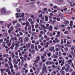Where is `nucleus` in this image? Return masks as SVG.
<instances>
[{
	"instance_id": "obj_1",
	"label": "nucleus",
	"mask_w": 75,
	"mask_h": 75,
	"mask_svg": "<svg viewBox=\"0 0 75 75\" xmlns=\"http://www.w3.org/2000/svg\"><path fill=\"white\" fill-rule=\"evenodd\" d=\"M14 30V27L11 26L10 27V29L8 30V33L9 34H11V31Z\"/></svg>"
},
{
	"instance_id": "obj_2",
	"label": "nucleus",
	"mask_w": 75,
	"mask_h": 75,
	"mask_svg": "<svg viewBox=\"0 0 75 75\" xmlns=\"http://www.w3.org/2000/svg\"><path fill=\"white\" fill-rule=\"evenodd\" d=\"M43 71H42V73H44V71L45 72H46V73H47V68H46V67H43Z\"/></svg>"
},
{
	"instance_id": "obj_3",
	"label": "nucleus",
	"mask_w": 75,
	"mask_h": 75,
	"mask_svg": "<svg viewBox=\"0 0 75 75\" xmlns=\"http://www.w3.org/2000/svg\"><path fill=\"white\" fill-rule=\"evenodd\" d=\"M67 63L68 64H70V65H72L73 67V68H74V65H73V64H72V60H68L67 62Z\"/></svg>"
},
{
	"instance_id": "obj_4",
	"label": "nucleus",
	"mask_w": 75,
	"mask_h": 75,
	"mask_svg": "<svg viewBox=\"0 0 75 75\" xmlns=\"http://www.w3.org/2000/svg\"><path fill=\"white\" fill-rule=\"evenodd\" d=\"M6 8H2L1 10V12L2 13H6Z\"/></svg>"
},
{
	"instance_id": "obj_5",
	"label": "nucleus",
	"mask_w": 75,
	"mask_h": 75,
	"mask_svg": "<svg viewBox=\"0 0 75 75\" xmlns=\"http://www.w3.org/2000/svg\"><path fill=\"white\" fill-rule=\"evenodd\" d=\"M73 22V21H70V23L69 24V25L70 26L71 28H72V25H73V24L72 23Z\"/></svg>"
},
{
	"instance_id": "obj_6",
	"label": "nucleus",
	"mask_w": 75,
	"mask_h": 75,
	"mask_svg": "<svg viewBox=\"0 0 75 75\" xmlns=\"http://www.w3.org/2000/svg\"><path fill=\"white\" fill-rule=\"evenodd\" d=\"M19 40H20V41H21L20 42H23V37H20L19 38Z\"/></svg>"
},
{
	"instance_id": "obj_7",
	"label": "nucleus",
	"mask_w": 75,
	"mask_h": 75,
	"mask_svg": "<svg viewBox=\"0 0 75 75\" xmlns=\"http://www.w3.org/2000/svg\"><path fill=\"white\" fill-rule=\"evenodd\" d=\"M13 63L16 64H18V62H16V58H14L13 59Z\"/></svg>"
},
{
	"instance_id": "obj_8",
	"label": "nucleus",
	"mask_w": 75,
	"mask_h": 75,
	"mask_svg": "<svg viewBox=\"0 0 75 75\" xmlns=\"http://www.w3.org/2000/svg\"><path fill=\"white\" fill-rule=\"evenodd\" d=\"M11 40H16V41L17 40V38L16 37H15L14 38L12 37L11 38Z\"/></svg>"
},
{
	"instance_id": "obj_9",
	"label": "nucleus",
	"mask_w": 75,
	"mask_h": 75,
	"mask_svg": "<svg viewBox=\"0 0 75 75\" xmlns=\"http://www.w3.org/2000/svg\"><path fill=\"white\" fill-rule=\"evenodd\" d=\"M69 23V21L66 20L65 21V22H64L63 24H68Z\"/></svg>"
},
{
	"instance_id": "obj_10",
	"label": "nucleus",
	"mask_w": 75,
	"mask_h": 75,
	"mask_svg": "<svg viewBox=\"0 0 75 75\" xmlns=\"http://www.w3.org/2000/svg\"><path fill=\"white\" fill-rule=\"evenodd\" d=\"M25 39L26 40H24L25 42H27V41H29V38H28V37H26L25 38Z\"/></svg>"
},
{
	"instance_id": "obj_11",
	"label": "nucleus",
	"mask_w": 75,
	"mask_h": 75,
	"mask_svg": "<svg viewBox=\"0 0 75 75\" xmlns=\"http://www.w3.org/2000/svg\"><path fill=\"white\" fill-rule=\"evenodd\" d=\"M9 65H10V69H12V68H13V65H12V64L10 62L9 63Z\"/></svg>"
},
{
	"instance_id": "obj_12",
	"label": "nucleus",
	"mask_w": 75,
	"mask_h": 75,
	"mask_svg": "<svg viewBox=\"0 0 75 75\" xmlns=\"http://www.w3.org/2000/svg\"><path fill=\"white\" fill-rule=\"evenodd\" d=\"M68 3H73L74 2V0H67Z\"/></svg>"
},
{
	"instance_id": "obj_13",
	"label": "nucleus",
	"mask_w": 75,
	"mask_h": 75,
	"mask_svg": "<svg viewBox=\"0 0 75 75\" xmlns=\"http://www.w3.org/2000/svg\"><path fill=\"white\" fill-rule=\"evenodd\" d=\"M8 55L7 54H4L3 57H6V58H8Z\"/></svg>"
},
{
	"instance_id": "obj_14",
	"label": "nucleus",
	"mask_w": 75,
	"mask_h": 75,
	"mask_svg": "<svg viewBox=\"0 0 75 75\" xmlns=\"http://www.w3.org/2000/svg\"><path fill=\"white\" fill-rule=\"evenodd\" d=\"M65 65L66 67H67V68H71V66L69 65L68 64H65Z\"/></svg>"
},
{
	"instance_id": "obj_15",
	"label": "nucleus",
	"mask_w": 75,
	"mask_h": 75,
	"mask_svg": "<svg viewBox=\"0 0 75 75\" xmlns=\"http://www.w3.org/2000/svg\"><path fill=\"white\" fill-rule=\"evenodd\" d=\"M36 59L37 61H38L40 59V57L39 56H37L36 58Z\"/></svg>"
},
{
	"instance_id": "obj_16",
	"label": "nucleus",
	"mask_w": 75,
	"mask_h": 75,
	"mask_svg": "<svg viewBox=\"0 0 75 75\" xmlns=\"http://www.w3.org/2000/svg\"><path fill=\"white\" fill-rule=\"evenodd\" d=\"M52 26L51 25L50 26V28H49V30H50V31H52Z\"/></svg>"
},
{
	"instance_id": "obj_17",
	"label": "nucleus",
	"mask_w": 75,
	"mask_h": 75,
	"mask_svg": "<svg viewBox=\"0 0 75 75\" xmlns=\"http://www.w3.org/2000/svg\"><path fill=\"white\" fill-rule=\"evenodd\" d=\"M4 47L6 49V51H8V50H10V48H8V46H5Z\"/></svg>"
},
{
	"instance_id": "obj_18",
	"label": "nucleus",
	"mask_w": 75,
	"mask_h": 75,
	"mask_svg": "<svg viewBox=\"0 0 75 75\" xmlns=\"http://www.w3.org/2000/svg\"><path fill=\"white\" fill-rule=\"evenodd\" d=\"M45 20L46 21H47L48 20V17L47 16H45Z\"/></svg>"
},
{
	"instance_id": "obj_19",
	"label": "nucleus",
	"mask_w": 75,
	"mask_h": 75,
	"mask_svg": "<svg viewBox=\"0 0 75 75\" xmlns=\"http://www.w3.org/2000/svg\"><path fill=\"white\" fill-rule=\"evenodd\" d=\"M7 35H8V34L7 33H4L3 34V35L4 37H6V36H7Z\"/></svg>"
},
{
	"instance_id": "obj_20",
	"label": "nucleus",
	"mask_w": 75,
	"mask_h": 75,
	"mask_svg": "<svg viewBox=\"0 0 75 75\" xmlns=\"http://www.w3.org/2000/svg\"><path fill=\"white\" fill-rule=\"evenodd\" d=\"M40 26H41V27H42L43 28H44V29H45L46 27H45V26H44V25H41Z\"/></svg>"
},
{
	"instance_id": "obj_21",
	"label": "nucleus",
	"mask_w": 75,
	"mask_h": 75,
	"mask_svg": "<svg viewBox=\"0 0 75 75\" xmlns=\"http://www.w3.org/2000/svg\"><path fill=\"white\" fill-rule=\"evenodd\" d=\"M54 58H58V56L55 55V54L53 55Z\"/></svg>"
},
{
	"instance_id": "obj_22",
	"label": "nucleus",
	"mask_w": 75,
	"mask_h": 75,
	"mask_svg": "<svg viewBox=\"0 0 75 75\" xmlns=\"http://www.w3.org/2000/svg\"><path fill=\"white\" fill-rule=\"evenodd\" d=\"M38 25H39L38 24V23H36L35 25V28H37L38 27Z\"/></svg>"
},
{
	"instance_id": "obj_23",
	"label": "nucleus",
	"mask_w": 75,
	"mask_h": 75,
	"mask_svg": "<svg viewBox=\"0 0 75 75\" xmlns=\"http://www.w3.org/2000/svg\"><path fill=\"white\" fill-rule=\"evenodd\" d=\"M26 24V25H25V26H30V25H29L30 23L29 22H27Z\"/></svg>"
},
{
	"instance_id": "obj_24",
	"label": "nucleus",
	"mask_w": 75,
	"mask_h": 75,
	"mask_svg": "<svg viewBox=\"0 0 75 75\" xmlns=\"http://www.w3.org/2000/svg\"><path fill=\"white\" fill-rule=\"evenodd\" d=\"M61 72L62 75H64V73H65V72H64V71L62 70L61 71Z\"/></svg>"
},
{
	"instance_id": "obj_25",
	"label": "nucleus",
	"mask_w": 75,
	"mask_h": 75,
	"mask_svg": "<svg viewBox=\"0 0 75 75\" xmlns=\"http://www.w3.org/2000/svg\"><path fill=\"white\" fill-rule=\"evenodd\" d=\"M25 29L26 31H27V30H28V28H27V26H25Z\"/></svg>"
},
{
	"instance_id": "obj_26",
	"label": "nucleus",
	"mask_w": 75,
	"mask_h": 75,
	"mask_svg": "<svg viewBox=\"0 0 75 75\" xmlns=\"http://www.w3.org/2000/svg\"><path fill=\"white\" fill-rule=\"evenodd\" d=\"M11 25V23H10L9 24L7 25V27L8 28H9L10 26Z\"/></svg>"
},
{
	"instance_id": "obj_27",
	"label": "nucleus",
	"mask_w": 75,
	"mask_h": 75,
	"mask_svg": "<svg viewBox=\"0 0 75 75\" xmlns=\"http://www.w3.org/2000/svg\"><path fill=\"white\" fill-rule=\"evenodd\" d=\"M68 57H70V58H72V55H71V54H69Z\"/></svg>"
},
{
	"instance_id": "obj_28",
	"label": "nucleus",
	"mask_w": 75,
	"mask_h": 75,
	"mask_svg": "<svg viewBox=\"0 0 75 75\" xmlns=\"http://www.w3.org/2000/svg\"><path fill=\"white\" fill-rule=\"evenodd\" d=\"M28 30L29 31H31V26H29L28 27Z\"/></svg>"
},
{
	"instance_id": "obj_29",
	"label": "nucleus",
	"mask_w": 75,
	"mask_h": 75,
	"mask_svg": "<svg viewBox=\"0 0 75 75\" xmlns=\"http://www.w3.org/2000/svg\"><path fill=\"white\" fill-rule=\"evenodd\" d=\"M16 16H18V15H19V16H20L21 15V13H16Z\"/></svg>"
},
{
	"instance_id": "obj_30",
	"label": "nucleus",
	"mask_w": 75,
	"mask_h": 75,
	"mask_svg": "<svg viewBox=\"0 0 75 75\" xmlns=\"http://www.w3.org/2000/svg\"><path fill=\"white\" fill-rule=\"evenodd\" d=\"M64 50H66V51H68V48H67V47H65L64 48Z\"/></svg>"
},
{
	"instance_id": "obj_31",
	"label": "nucleus",
	"mask_w": 75,
	"mask_h": 75,
	"mask_svg": "<svg viewBox=\"0 0 75 75\" xmlns=\"http://www.w3.org/2000/svg\"><path fill=\"white\" fill-rule=\"evenodd\" d=\"M57 1L59 3L60 2H62V1H63L64 0H57Z\"/></svg>"
},
{
	"instance_id": "obj_32",
	"label": "nucleus",
	"mask_w": 75,
	"mask_h": 75,
	"mask_svg": "<svg viewBox=\"0 0 75 75\" xmlns=\"http://www.w3.org/2000/svg\"><path fill=\"white\" fill-rule=\"evenodd\" d=\"M56 12H57V10H55L52 11V13H56Z\"/></svg>"
},
{
	"instance_id": "obj_33",
	"label": "nucleus",
	"mask_w": 75,
	"mask_h": 75,
	"mask_svg": "<svg viewBox=\"0 0 75 75\" xmlns=\"http://www.w3.org/2000/svg\"><path fill=\"white\" fill-rule=\"evenodd\" d=\"M21 17H23L24 16V13H22V15L21 16Z\"/></svg>"
},
{
	"instance_id": "obj_34",
	"label": "nucleus",
	"mask_w": 75,
	"mask_h": 75,
	"mask_svg": "<svg viewBox=\"0 0 75 75\" xmlns=\"http://www.w3.org/2000/svg\"><path fill=\"white\" fill-rule=\"evenodd\" d=\"M16 11L17 12H20V9L19 8H17L16 9Z\"/></svg>"
},
{
	"instance_id": "obj_35",
	"label": "nucleus",
	"mask_w": 75,
	"mask_h": 75,
	"mask_svg": "<svg viewBox=\"0 0 75 75\" xmlns=\"http://www.w3.org/2000/svg\"><path fill=\"white\" fill-rule=\"evenodd\" d=\"M70 3V6L71 7H73V4H72L73 3Z\"/></svg>"
},
{
	"instance_id": "obj_36",
	"label": "nucleus",
	"mask_w": 75,
	"mask_h": 75,
	"mask_svg": "<svg viewBox=\"0 0 75 75\" xmlns=\"http://www.w3.org/2000/svg\"><path fill=\"white\" fill-rule=\"evenodd\" d=\"M28 21H29L30 22V21H33V19H32L31 18H29L28 19Z\"/></svg>"
},
{
	"instance_id": "obj_37",
	"label": "nucleus",
	"mask_w": 75,
	"mask_h": 75,
	"mask_svg": "<svg viewBox=\"0 0 75 75\" xmlns=\"http://www.w3.org/2000/svg\"><path fill=\"white\" fill-rule=\"evenodd\" d=\"M39 44V42L38 41H37V42H36L35 43V45H38Z\"/></svg>"
},
{
	"instance_id": "obj_38",
	"label": "nucleus",
	"mask_w": 75,
	"mask_h": 75,
	"mask_svg": "<svg viewBox=\"0 0 75 75\" xmlns=\"http://www.w3.org/2000/svg\"><path fill=\"white\" fill-rule=\"evenodd\" d=\"M65 71L66 72H68L69 71V69L68 68H66Z\"/></svg>"
},
{
	"instance_id": "obj_39",
	"label": "nucleus",
	"mask_w": 75,
	"mask_h": 75,
	"mask_svg": "<svg viewBox=\"0 0 75 75\" xmlns=\"http://www.w3.org/2000/svg\"><path fill=\"white\" fill-rule=\"evenodd\" d=\"M54 22H56V21H52V24H54Z\"/></svg>"
},
{
	"instance_id": "obj_40",
	"label": "nucleus",
	"mask_w": 75,
	"mask_h": 75,
	"mask_svg": "<svg viewBox=\"0 0 75 75\" xmlns=\"http://www.w3.org/2000/svg\"><path fill=\"white\" fill-rule=\"evenodd\" d=\"M47 55L48 57H50L51 55V54L50 53H47Z\"/></svg>"
},
{
	"instance_id": "obj_41",
	"label": "nucleus",
	"mask_w": 75,
	"mask_h": 75,
	"mask_svg": "<svg viewBox=\"0 0 75 75\" xmlns=\"http://www.w3.org/2000/svg\"><path fill=\"white\" fill-rule=\"evenodd\" d=\"M3 41V39H1L0 40V42H1V43H2Z\"/></svg>"
},
{
	"instance_id": "obj_42",
	"label": "nucleus",
	"mask_w": 75,
	"mask_h": 75,
	"mask_svg": "<svg viewBox=\"0 0 75 75\" xmlns=\"http://www.w3.org/2000/svg\"><path fill=\"white\" fill-rule=\"evenodd\" d=\"M63 39H61V44H63Z\"/></svg>"
},
{
	"instance_id": "obj_43",
	"label": "nucleus",
	"mask_w": 75,
	"mask_h": 75,
	"mask_svg": "<svg viewBox=\"0 0 75 75\" xmlns=\"http://www.w3.org/2000/svg\"><path fill=\"white\" fill-rule=\"evenodd\" d=\"M33 69L34 70V71H35L37 70V69L34 67H33Z\"/></svg>"
},
{
	"instance_id": "obj_44",
	"label": "nucleus",
	"mask_w": 75,
	"mask_h": 75,
	"mask_svg": "<svg viewBox=\"0 0 75 75\" xmlns=\"http://www.w3.org/2000/svg\"><path fill=\"white\" fill-rule=\"evenodd\" d=\"M27 66H28V64L27 63H26L25 65H24V67L25 68H27Z\"/></svg>"
},
{
	"instance_id": "obj_45",
	"label": "nucleus",
	"mask_w": 75,
	"mask_h": 75,
	"mask_svg": "<svg viewBox=\"0 0 75 75\" xmlns=\"http://www.w3.org/2000/svg\"><path fill=\"white\" fill-rule=\"evenodd\" d=\"M39 17L40 18H41L42 17V14H40L39 15Z\"/></svg>"
},
{
	"instance_id": "obj_46",
	"label": "nucleus",
	"mask_w": 75,
	"mask_h": 75,
	"mask_svg": "<svg viewBox=\"0 0 75 75\" xmlns=\"http://www.w3.org/2000/svg\"><path fill=\"white\" fill-rule=\"evenodd\" d=\"M14 57H15V55H14V54H12V58H14Z\"/></svg>"
},
{
	"instance_id": "obj_47",
	"label": "nucleus",
	"mask_w": 75,
	"mask_h": 75,
	"mask_svg": "<svg viewBox=\"0 0 75 75\" xmlns=\"http://www.w3.org/2000/svg\"><path fill=\"white\" fill-rule=\"evenodd\" d=\"M59 47L60 48H64V46L63 45L62 46H59Z\"/></svg>"
},
{
	"instance_id": "obj_48",
	"label": "nucleus",
	"mask_w": 75,
	"mask_h": 75,
	"mask_svg": "<svg viewBox=\"0 0 75 75\" xmlns=\"http://www.w3.org/2000/svg\"><path fill=\"white\" fill-rule=\"evenodd\" d=\"M17 25L18 27H20L21 26V25L19 23H17Z\"/></svg>"
},
{
	"instance_id": "obj_49",
	"label": "nucleus",
	"mask_w": 75,
	"mask_h": 75,
	"mask_svg": "<svg viewBox=\"0 0 75 75\" xmlns=\"http://www.w3.org/2000/svg\"><path fill=\"white\" fill-rule=\"evenodd\" d=\"M65 67H62V70H65Z\"/></svg>"
},
{
	"instance_id": "obj_50",
	"label": "nucleus",
	"mask_w": 75,
	"mask_h": 75,
	"mask_svg": "<svg viewBox=\"0 0 75 75\" xmlns=\"http://www.w3.org/2000/svg\"><path fill=\"white\" fill-rule=\"evenodd\" d=\"M34 15H32L30 16L31 18H34Z\"/></svg>"
},
{
	"instance_id": "obj_51",
	"label": "nucleus",
	"mask_w": 75,
	"mask_h": 75,
	"mask_svg": "<svg viewBox=\"0 0 75 75\" xmlns=\"http://www.w3.org/2000/svg\"><path fill=\"white\" fill-rule=\"evenodd\" d=\"M31 48H34V45H31Z\"/></svg>"
},
{
	"instance_id": "obj_52",
	"label": "nucleus",
	"mask_w": 75,
	"mask_h": 75,
	"mask_svg": "<svg viewBox=\"0 0 75 75\" xmlns=\"http://www.w3.org/2000/svg\"><path fill=\"white\" fill-rule=\"evenodd\" d=\"M16 37H17L18 38V37H20V35L18 34H17L16 35Z\"/></svg>"
},
{
	"instance_id": "obj_53",
	"label": "nucleus",
	"mask_w": 75,
	"mask_h": 75,
	"mask_svg": "<svg viewBox=\"0 0 75 75\" xmlns=\"http://www.w3.org/2000/svg\"><path fill=\"white\" fill-rule=\"evenodd\" d=\"M60 36V35L57 34L55 36V37H59Z\"/></svg>"
},
{
	"instance_id": "obj_54",
	"label": "nucleus",
	"mask_w": 75,
	"mask_h": 75,
	"mask_svg": "<svg viewBox=\"0 0 75 75\" xmlns=\"http://www.w3.org/2000/svg\"><path fill=\"white\" fill-rule=\"evenodd\" d=\"M62 62L63 64H65V63L64 62V60H62Z\"/></svg>"
},
{
	"instance_id": "obj_55",
	"label": "nucleus",
	"mask_w": 75,
	"mask_h": 75,
	"mask_svg": "<svg viewBox=\"0 0 75 75\" xmlns=\"http://www.w3.org/2000/svg\"><path fill=\"white\" fill-rule=\"evenodd\" d=\"M0 60L1 61H3L4 60L3 58V57H1L0 58Z\"/></svg>"
},
{
	"instance_id": "obj_56",
	"label": "nucleus",
	"mask_w": 75,
	"mask_h": 75,
	"mask_svg": "<svg viewBox=\"0 0 75 75\" xmlns=\"http://www.w3.org/2000/svg\"><path fill=\"white\" fill-rule=\"evenodd\" d=\"M54 29L55 30H57L58 29V27L57 26L55 27H54Z\"/></svg>"
},
{
	"instance_id": "obj_57",
	"label": "nucleus",
	"mask_w": 75,
	"mask_h": 75,
	"mask_svg": "<svg viewBox=\"0 0 75 75\" xmlns=\"http://www.w3.org/2000/svg\"><path fill=\"white\" fill-rule=\"evenodd\" d=\"M15 45V43H13L12 45V47H14Z\"/></svg>"
},
{
	"instance_id": "obj_58",
	"label": "nucleus",
	"mask_w": 75,
	"mask_h": 75,
	"mask_svg": "<svg viewBox=\"0 0 75 75\" xmlns=\"http://www.w3.org/2000/svg\"><path fill=\"white\" fill-rule=\"evenodd\" d=\"M9 71V69H6V72H8V71Z\"/></svg>"
},
{
	"instance_id": "obj_59",
	"label": "nucleus",
	"mask_w": 75,
	"mask_h": 75,
	"mask_svg": "<svg viewBox=\"0 0 75 75\" xmlns=\"http://www.w3.org/2000/svg\"><path fill=\"white\" fill-rule=\"evenodd\" d=\"M54 8H57V6H54V7H53Z\"/></svg>"
},
{
	"instance_id": "obj_60",
	"label": "nucleus",
	"mask_w": 75,
	"mask_h": 75,
	"mask_svg": "<svg viewBox=\"0 0 75 75\" xmlns=\"http://www.w3.org/2000/svg\"><path fill=\"white\" fill-rule=\"evenodd\" d=\"M35 75H37V74H38V72L37 71H35Z\"/></svg>"
},
{
	"instance_id": "obj_61",
	"label": "nucleus",
	"mask_w": 75,
	"mask_h": 75,
	"mask_svg": "<svg viewBox=\"0 0 75 75\" xmlns=\"http://www.w3.org/2000/svg\"><path fill=\"white\" fill-rule=\"evenodd\" d=\"M0 71L1 72V73H3V69H1V70H0Z\"/></svg>"
},
{
	"instance_id": "obj_62",
	"label": "nucleus",
	"mask_w": 75,
	"mask_h": 75,
	"mask_svg": "<svg viewBox=\"0 0 75 75\" xmlns=\"http://www.w3.org/2000/svg\"><path fill=\"white\" fill-rule=\"evenodd\" d=\"M44 48H42L40 49V51H44Z\"/></svg>"
},
{
	"instance_id": "obj_63",
	"label": "nucleus",
	"mask_w": 75,
	"mask_h": 75,
	"mask_svg": "<svg viewBox=\"0 0 75 75\" xmlns=\"http://www.w3.org/2000/svg\"><path fill=\"white\" fill-rule=\"evenodd\" d=\"M41 58L42 59H44V57L42 56H41Z\"/></svg>"
},
{
	"instance_id": "obj_64",
	"label": "nucleus",
	"mask_w": 75,
	"mask_h": 75,
	"mask_svg": "<svg viewBox=\"0 0 75 75\" xmlns=\"http://www.w3.org/2000/svg\"><path fill=\"white\" fill-rule=\"evenodd\" d=\"M71 75H75V72H73L71 74Z\"/></svg>"
}]
</instances>
